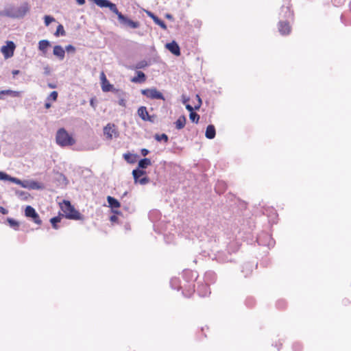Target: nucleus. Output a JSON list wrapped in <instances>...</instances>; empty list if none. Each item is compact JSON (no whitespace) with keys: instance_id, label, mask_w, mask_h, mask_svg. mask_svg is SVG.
Instances as JSON below:
<instances>
[{"instance_id":"obj_1","label":"nucleus","mask_w":351,"mask_h":351,"mask_svg":"<svg viewBox=\"0 0 351 351\" xmlns=\"http://www.w3.org/2000/svg\"><path fill=\"white\" fill-rule=\"evenodd\" d=\"M202 253L204 256L215 260L219 263L232 261L231 254L219 250V239L215 235H207L206 240L202 245Z\"/></svg>"},{"instance_id":"obj_2","label":"nucleus","mask_w":351,"mask_h":351,"mask_svg":"<svg viewBox=\"0 0 351 351\" xmlns=\"http://www.w3.org/2000/svg\"><path fill=\"white\" fill-rule=\"evenodd\" d=\"M29 11V6L27 2L23 3L20 6H10L0 12V16L12 19L23 18Z\"/></svg>"},{"instance_id":"obj_3","label":"nucleus","mask_w":351,"mask_h":351,"mask_svg":"<svg viewBox=\"0 0 351 351\" xmlns=\"http://www.w3.org/2000/svg\"><path fill=\"white\" fill-rule=\"evenodd\" d=\"M56 143L60 147H69L75 143V139L64 128L59 129L56 135Z\"/></svg>"},{"instance_id":"obj_4","label":"nucleus","mask_w":351,"mask_h":351,"mask_svg":"<svg viewBox=\"0 0 351 351\" xmlns=\"http://www.w3.org/2000/svg\"><path fill=\"white\" fill-rule=\"evenodd\" d=\"M170 285L173 289H182V294L185 297H190L195 291V285H181V280L180 278L174 277L170 280Z\"/></svg>"},{"instance_id":"obj_5","label":"nucleus","mask_w":351,"mask_h":351,"mask_svg":"<svg viewBox=\"0 0 351 351\" xmlns=\"http://www.w3.org/2000/svg\"><path fill=\"white\" fill-rule=\"evenodd\" d=\"M62 210L64 213L65 217L67 219L73 220H81L83 219V216L79 211L75 210L69 201H64V206L62 207Z\"/></svg>"},{"instance_id":"obj_6","label":"nucleus","mask_w":351,"mask_h":351,"mask_svg":"<svg viewBox=\"0 0 351 351\" xmlns=\"http://www.w3.org/2000/svg\"><path fill=\"white\" fill-rule=\"evenodd\" d=\"M115 14L117 16L119 23L123 27H130L131 29H136L140 27V23L138 21H134L130 19L125 15L122 14L119 10H117V12Z\"/></svg>"},{"instance_id":"obj_7","label":"nucleus","mask_w":351,"mask_h":351,"mask_svg":"<svg viewBox=\"0 0 351 351\" xmlns=\"http://www.w3.org/2000/svg\"><path fill=\"white\" fill-rule=\"evenodd\" d=\"M141 92L143 95L151 99L165 100L162 93L158 91L156 88L154 87L151 88L142 89Z\"/></svg>"},{"instance_id":"obj_8","label":"nucleus","mask_w":351,"mask_h":351,"mask_svg":"<svg viewBox=\"0 0 351 351\" xmlns=\"http://www.w3.org/2000/svg\"><path fill=\"white\" fill-rule=\"evenodd\" d=\"M104 134L108 140H112L113 137L117 138L119 136L116 125L112 123H108L104 128Z\"/></svg>"},{"instance_id":"obj_9","label":"nucleus","mask_w":351,"mask_h":351,"mask_svg":"<svg viewBox=\"0 0 351 351\" xmlns=\"http://www.w3.org/2000/svg\"><path fill=\"white\" fill-rule=\"evenodd\" d=\"M182 277L185 282L184 284L187 286L188 285H194L193 282L197 279V275L196 271L186 269L183 271Z\"/></svg>"},{"instance_id":"obj_10","label":"nucleus","mask_w":351,"mask_h":351,"mask_svg":"<svg viewBox=\"0 0 351 351\" xmlns=\"http://www.w3.org/2000/svg\"><path fill=\"white\" fill-rule=\"evenodd\" d=\"M25 215L27 217L32 218L34 223L39 225L41 224V220L40 219L39 215L32 206H26L25 210Z\"/></svg>"},{"instance_id":"obj_11","label":"nucleus","mask_w":351,"mask_h":351,"mask_svg":"<svg viewBox=\"0 0 351 351\" xmlns=\"http://www.w3.org/2000/svg\"><path fill=\"white\" fill-rule=\"evenodd\" d=\"M15 45L12 41H8L6 45L1 47V51L5 58H11L14 54L15 49Z\"/></svg>"},{"instance_id":"obj_12","label":"nucleus","mask_w":351,"mask_h":351,"mask_svg":"<svg viewBox=\"0 0 351 351\" xmlns=\"http://www.w3.org/2000/svg\"><path fill=\"white\" fill-rule=\"evenodd\" d=\"M94 3L100 8H108L110 11L116 14L117 12V5L109 0H93Z\"/></svg>"},{"instance_id":"obj_13","label":"nucleus","mask_w":351,"mask_h":351,"mask_svg":"<svg viewBox=\"0 0 351 351\" xmlns=\"http://www.w3.org/2000/svg\"><path fill=\"white\" fill-rule=\"evenodd\" d=\"M278 31L281 35H287L291 32V26L289 21L280 20L278 23Z\"/></svg>"},{"instance_id":"obj_14","label":"nucleus","mask_w":351,"mask_h":351,"mask_svg":"<svg viewBox=\"0 0 351 351\" xmlns=\"http://www.w3.org/2000/svg\"><path fill=\"white\" fill-rule=\"evenodd\" d=\"M138 115L143 121L154 122L153 117L150 116L145 106H141L137 110Z\"/></svg>"},{"instance_id":"obj_15","label":"nucleus","mask_w":351,"mask_h":351,"mask_svg":"<svg viewBox=\"0 0 351 351\" xmlns=\"http://www.w3.org/2000/svg\"><path fill=\"white\" fill-rule=\"evenodd\" d=\"M280 16L282 20L284 19L287 21L291 19L293 17V12L290 10L289 6L282 5L281 7Z\"/></svg>"},{"instance_id":"obj_16","label":"nucleus","mask_w":351,"mask_h":351,"mask_svg":"<svg viewBox=\"0 0 351 351\" xmlns=\"http://www.w3.org/2000/svg\"><path fill=\"white\" fill-rule=\"evenodd\" d=\"M100 80L101 81V89L104 92H109L112 88V85H111L108 80L106 79V75L104 72H101L100 74Z\"/></svg>"},{"instance_id":"obj_17","label":"nucleus","mask_w":351,"mask_h":351,"mask_svg":"<svg viewBox=\"0 0 351 351\" xmlns=\"http://www.w3.org/2000/svg\"><path fill=\"white\" fill-rule=\"evenodd\" d=\"M167 49L175 56L180 55V49L178 43L175 41L167 43L166 45Z\"/></svg>"},{"instance_id":"obj_18","label":"nucleus","mask_w":351,"mask_h":351,"mask_svg":"<svg viewBox=\"0 0 351 351\" xmlns=\"http://www.w3.org/2000/svg\"><path fill=\"white\" fill-rule=\"evenodd\" d=\"M0 180L10 181L19 185H21V184H22V180L14 177H11L8 174L3 171H0Z\"/></svg>"},{"instance_id":"obj_19","label":"nucleus","mask_w":351,"mask_h":351,"mask_svg":"<svg viewBox=\"0 0 351 351\" xmlns=\"http://www.w3.org/2000/svg\"><path fill=\"white\" fill-rule=\"evenodd\" d=\"M4 95H9L12 97H18L21 96V92L12 90H3L0 91V100H4Z\"/></svg>"},{"instance_id":"obj_20","label":"nucleus","mask_w":351,"mask_h":351,"mask_svg":"<svg viewBox=\"0 0 351 351\" xmlns=\"http://www.w3.org/2000/svg\"><path fill=\"white\" fill-rule=\"evenodd\" d=\"M53 53L60 60H62L65 56V50L60 45H56L53 47Z\"/></svg>"},{"instance_id":"obj_21","label":"nucleus","mask_w":351,"mask_h":351,"mask_svg":"<svg viewBox=\"0 0 351 351\" xmlns=\"http://www.w3.org/2000/svg\"><path fill=\"white\" fill-rule=\"evenodd\" d=\"M197 293L201 297H205L210 293V291L207 284H202L198 286Z\"/></svg>"},{"instance_id":"obj_22","label":"nucleus","mask_w":351,"mask_h":351,"mask_svg":"<svg viewBox=\"0 0 351 351\" xmlns=\"http://www.w3.org/2000/svg\"><path fill=\"white\" fill-rule=\"evenodd\" d=\"M147 15L153 19L154 23L159 25L162 29H167V25L165 22L160 20L157 16L151 12H147Z\"/></svg>"},{"instance_id":"obj_23","label":"nucleus","mask_w":351,"mask_h":351,"mask_svg":"<svg viewBox=\"0 0 351 351\" xmlns=\"http://www.w3.org/2000/svg\"><path fill=\"white\" fill-rule=\"evenodd\" d=\"M50 46V42L47 40H41L38 43V49L43 53V55L46 54L47 49Z\"/></svg>"},{"instance_id":"obj_24","label":"nucleus","mask_w":351,"mask_h":351,"mask_svg":"<svg viewBox=\"0 0 351 351\" xmlns=\"http://www.w3.org/2000/svg\"><path fill=\"white\" fill-rule=\"evenodd\" d=\"M216 131L213 125H208L206 128L205 136L208 139H213L215 137Z\"/></svg>"},{"instance_id":"obj_25","label":"nucleus","mask_w":351,"mask_h":351,"mask_svg":"<svg viewBox=\"0 0 351 351\" xmlns=\"http://www.w3.org/2000/svg\"><path fill=\"white\" fill-rule=\"evenodd\" d=\"M146 80L145 73L142 71H136V76H134L131 81L134 83H142Z\"/></svg>"},{"instance_id":"obj_26","label":"nucleus","mask_w":351,"mask_h":351,"mask_svg":"<svg viewBox=\"0 0 351 351\" xmlns=\"http://www.w3.org/2000/svg\"><path fill=\"white\" fill-rule=\"evenodd\" d=\"M151 160L147 158H145L143 159H141L138 162V169L144 170L146 169L148 166L151 165Z\"/></svg>"},{"instance_id":"obj_27","label":"nucleus","mask_w":351,"mask_h":351,"mask_svg":"<svg viewBox=\"0 0 351 351\" xmlns=\"http://www.w3.org/2000/svg\"><path fill=\"white\" fill-rule=\"evenodd\" d=\"M107 202H108V203L109 204V206L110 208H112V209L113 208H118L120 207L119 202L117 199L113 197L108 196Z\"/></svg>"},{"instance_id":"obj_28","label":"nucleus","mask_w":351,"mask_h":351,"mask_svg":"<svg viewBox=\"0 0 351 351\" xmlns=\"http://www.w3.org/2000/svg\"><path fill=\"white\" fill-rule=\"evenodd\" d=\"M186 117L184 115L180 116L177 119V121L175 122L176 129H178V130L182 129L186 124Z\"/></svg>"},{"instance_id":"obj_29","label":"nucleus","mask_w":351,"mask_h":351,"mask_svg":"<svg viewBox=\"0 0 351 351\" xmlns=\"http://www.w3.org/2000/svg\"><path fill=\"white\" fill-rule=\"evenodd\" d=\"M146 173V171L145 170H141L138 168L134 169L132 171V175L134 180V182L137 181V180L141 178L143 176H144Z\"/></svg>"},{"instance_id":"obj_30","label":"nucleus","mask_w":351,"mask_h":351,"mask_svg":"<svg viewBox=\"0 0 351 351\" xmlns=\"http://www.w3.org/2000/svg\"><path fill=\"white\" fill-rule=\"evenodd\" d=\"M266 237L269 239V241L268 243H265L263 242L262 241V237L261 236H258L257 237V241L258 243L260 244V245H267L269 247H273L274 245V240L271 238V237L269 235H265Z\"/></svg>"},{"instance_id":"obj_31","label":"nucleus","mask_w":351,"mask_h":351,"mask_svg":"<svg viewBox=\"0 0 351 351\" xmlns=\"http://www.w3.org/2000/svg\"><path fill=\"white\" fill-rule=\"evenodd\" d=\"M196 98L198 100V104H197V105L195 106V107H193L190 104L186 105V108L188 111L190 112V113L193 112L194 110H199V108H200V106L202 105V100H201L199 96L197 95Z\"/></svg>"},{"instance_id":"obj_32","label":"nucleus","mask_w":351,"mask_h":351,"mask_svg":"<svg viewBox=\"0 0 351 351\" xmlns=\"http://www.w3.org/2000/svg\"><path fill=\"white\" fill-rule=\"evenodd\" d=\"M16 195L22 200H27L30 196L27 192L23 191H16Z\"/></svg>"},{"instance_id":"obj_33","label":"nucleus","mask_w":351,"mask_h":351,"mask_svg":"<svg viewBox=\"0 0 351 351\" xmlns=\"http://www.w3.org/2000/svg\"><path fill=\"white\" fill-rule=\"evenodd\" d=\"M215 274L213 271H208L205 274V280L206 282H211L215 281Z\"/></svg>"},{"instance_id":"obj_34","label":"nucleus","mask_w":351,"mask_h":351,"mask_svg":"<svg viewBox=\"0 0 351 351\" xmlns=\"http://www.w3.org/2000/svg\"><path fill=\"white\" fill-rule=\"evenodd\" d=\"M62 217L60 216H56L50 219V222L52 225V227L54 229H58V226H57V223L60 222Z\"/></svg>"},{"instance_id":"obj_35","label":"nucleus","mask_w":351,"mask_h":351,"mask_svg":"<svg viewBox=\"0 0 351 351\" xmlns=\"http://www.w3.org/2000/svg\"><path fill=\"white\" fill-rule=\"evenodd\" d=\"M7 221L11 228H14V230L19 229V223L17 221L12 218H8Z\"/></svg>"},{"instance_id":"obj_36","label":"nucleus","mask_w":351,"mask_h":351,"mask_svg":"<svg viewBox=\"0 0 351 351\" xmlns=\"http://www.w3.org/2000/svg\"><path fill=\"white\" fill-rule=\"evenodd\" d=\"M65 31L64 29V27L62 25L60 24L58 27H57V29H56V32L54 33V35L56 36H65Z\"/></svg>"},{"instance_id":"obj_37","label":"nucleus","mask_w":351,"mask_h":351,"mask_svg":"<svg viewBox=\"0 0 351 351\" xmlns=\"http://www.w3.org/2000/svg\"><path fill=\"white\" fill-rule=\"evenodd\" d=\"M154 138L157 141H164L165 143H167L168 141V139H169L167 135L165 134H156L155 136H154Z\"/></svg>"},{"instance_id":"obj_38","label":"nucleus","mask_w":351,"mask_h":351,"mask_svg":"<svg viewBox=\"0 0 351 351\" xmlns=\"http://www.w3.org/2000/svg\"><path fill=\"white\" fill-rule=\"evenodd\" d=\"M226 184L223 181H219L215 186L217 193H222Z\"/></svg>"},{"instance_id":"obj_39","label":"nucleus","mask_w":351,"mask_h":351,"mask_svg":"<svg viewBox=\"0 0 351 351\" xmlns=\"http://www.w3.org/2000/svg\"><path fill=\"white\" fill-rule=\"evenodd\" d=\"M189 118L192 122L197 123L199 119V115L195 112L189 114Z\"/></svg>"},{"instance_id":"obj_40","label":"nucleus","mask_w":351,"mask_h":351,"mask_svg":"<svg viewBox=\"0 0 351 351\" xmlns=\"http://www.w3.org/2000/svg\"><path fill=\"white\" fill-rule=\"evenodd\" d=\"M58 180L62 185H66L68 183L66 178L62 173H58Z\"/></svg>"},{"instance_id":"obj_41","label":"nucleus","mask_w":351,"mask_h":351,"mask_svg":"<svg viewBox=\"0 0 351 351\" xmlns=\"http://www.w3.org/2000/svg\"><path fill=\"white\" fill-rule=\"evenodd\" d=\"M148 65L147 62L146 60H141L136 63L134 68L136 69H141L146 67Z\"/></svg>"},{"instance_id":"obj_42","label":"nucleus","mask_w":351,"mask_h":351,"mask_svg":"<svg viewBox=\"0 0 351 351\" xmlns=\"http://www.w3.org/2000/svg\"><path fill=\"white\" fill-rule=\"evenodd\" d=\"M123 158L129 163H134L135 162L134 157L131 154H125Z\"/></svg>"},{"instance_id":"obj_43","label":"nucleus","mask_w":351,"mask_h":351,"mask_svg":"<svg viewBox=\"0 0 351 351\" xmlns=\"http://www.w3.org/2000/svg\"><path fill=\"white\" fill-rule=\"evenodd\" d=\"M149 178L147 177V176H144V177L137 180V181H136L134 182L135 183H139L141 185H145L147 183H149Z\"/></svg>"},{"instance_id":"obj_44","label":"nucleus","mask_w":351,"mask_h":351,"mask_svg":"<svg viewBox=\"0 0 351 351\" xmlns=\"http://www.w3.org/2000/svg\"><path fill=\"white\" fill-rule=\"evenodd\" d=\"M29 186L30 189H41L40 184L38 182H36V181H31V182H29Z\"/></svg>"},{"instance_id":"obj_45","label":"nucleus","mask_w":351,"mask_h":351,"mask_svg":"<svg viewBox=\"0 0 351 351\" xmlns=\"http://www.w3.org/2000/svg\"><path fill=\"white\" fill-rule=\"evenodd\" d=\"M45 19V24L46 26L49 25V24L53 21H55V19L53 16L46 15L44 17Z\"/></svg>"},{"instance_id":"obj_46","label":"nucleus","mask_w":351,"mask_h":351,"mask_svg":"<svg viewBox=\"0 0 351 351\" xmlns=\"http://www.w3.org/2000/svg\"><path fill=\"white\" fill-rule=\"evenodd\" d=\"M58 98V92L57 91H53L50 93L49 97H47L48 100H52L56 101Z\"/></svg>"},{"instance_id":"obj_47","label":"nucleus","mask_w":351,"mask_h":351,"mask_svg":"<svg viewBox=\"0 0 351 351\" xmlns=\"http://www.w3.org/2000/svg\"><path fill=\"white\" fill-rule=\"evenodd\" d=\"M65 51H66L68 53H75V47L71 45H69L66 46Z\"/></svg>"},{"instance_id":"obj_48","label":"nucleus","mask_w":351,"mask_h":351,"mask_svg":"<svg viewBox=\"0 0 351 351\" xmlns=\"http://www.w3.org/2000/svg\"><path fill=\"white\" fill-rule=\"evenodd\" d=\"M334 5H336V6H339L340 5H341L344 1L345 0H332Z\"/></svg>"},{"instance_id":"obj_49","label":"nucleus","mask_w":351,"mask_h":351,"mask_svg":"<svg viewBox=\"0 0 351 351\" xmlns=\"http://www.w3.org/2000/svg\"><path fill=\"white\" fill-rule=\"evenodd\" d=\"M29 181H22V184H21V186L23 188L29 189Z\"/></svg>"},{"instance_id":"obj_50","label":"nucleus","mask_w":351,"mask_h":351,"mask_svg":"<svg viewBox=\"0 0 351 351\" xmlns=\"http://www.w3.org/2000/svg\"><path fill=\"white\" fill-rule=\"evenodd\" d=\"M149 153V151L145 148H143L141 150V154L143 156H146Z\"/></svg>"},{"instance_id":"obj_51","label":"nucleus","mask_w":351,"mask_h":351,"mask_svg":"<svg viewBox=\"0 0 351 351\" xmlns=\"http://www.w3.org/2000/svg\"><path fill=\"white\" fill-rule=\"evenodd\" d=\"M0 213L3 215H6L8 213V210L4 207L0 206Z\"/></svg>"},{"instance_id":"obj_52","label":"nucleus","mask_w":351,"mask_h":351,"mask_svg":"<svg viewBox=\"0 0 351 351\" xmlns=\"http://www.w3.org/2000/svg\"><path fill=\"white\" fill-rule=\"evenodd\" d=\"M110 221H112V222H115V221H117L118 217H117V216H116V215H112V216L110 217Z\"/></svg>"},{"instance_id":"obj_53","label":"nucleus","mask_w":351,"mask_h":351,"mask_svg":"<svg viewBox=\"0 0 351 351\" xmlns=\"http://www.w3.org/2000/svg\"><path fill=\"white\" fill-rule=\"evenodd\" d=\"M119 104L120 106H125V100H124V99H120V100L119 101Z\"/></svg>"},{"instance_id":"obj_54","label":"nucleus","mask_w":351,"mask_h":351,"mask_svg":"<svg viewBox=\"0 0 351 351\" xmlns=\"http://www.w3.org/2000/svg\"><path fill=\"white\" fill-rule=\"evenodd\" d=\"M76 1L79 5H83L85 3V0H76Z\"/></svg>"},{"instance_id":"obj_55","label":"nucleus","mask_w":351,"mask_h":351,"mask_svg":"<svg viewBox=\"0 0 351 351\" xmlns=\"http://www.w3.org/2000/svg\"><path fill=\"white\" fill-rule=\"evenodd\" d=\"M165 17H166L167 19H170V20L173 19V16H172L171 14H167L165 15Z\"/></svg>"},{"instance_id":"obj_56","label":"nucleus","mask_w":351,"mask_h":351,"mask_svg":"<svg viewBox=\"0 0 351 351\" xmlns=\"http://www.w3.org/2000/svg\"><path fill=\"white\" fill-rule=\"evenodd\" d=\"M48 86L51 88H55L56 87V86L55 84H51V83L48 84Z\"/></svg>"},{"instance_id":"obj_57","label":"nucleus","mask_w":351,"mask_h":351,"mask_svg":"<svg viewBox=\"0 0 351 351\" xmlns=\"http://www.w3.org/2000/svg\"><path fill=\"white\" fill-rule=\"evenodd\" d=\"M45 106L46 108H49L51 107V104L49 103V102H47L45 104Z\"/></svg>"},{"instance_id":"obj_58","label":"nucleus","mask_w":351,"mask_h":351,"mask_svg":"<svg viewBox=\"0 0 351 351\" xmlns=\"http://www.w3.org/2000/svg\"><path fill=\"white\" fill-rule=\"evenodd\" d=\"M245 266H246V267H248V266H249L250 268H252V266H251V265H250L249 264H247ZM251 271H252V269H250V271H249L248 273H246V274H245V276H247V274H250Z\"/></svg>"},{"instance_id":"obj_59","label":"nucleus","mask_w":351,"mask_h":351,"mask_svg":"<svg viewBox=\"0 0 351 351\" xmlns=\"http://www.w3.org/2000/svg\"><path fill=\"white\" fill-rule=\"evenodd\" d=\"M188 101H189V98H186V99H185V98H184V99H183V103H184V104H186Z\"/></svg>"},{"instance_id":"obj_60","label":"nucleus","mask_w":351,"mask_h":351,"mask_svg":"<svg viewBox=\"0 0 351 351\" xmlns=\"http://www.w3.org/2000/svg\"><path fill=\"white\" fill-rule=\"evenodd\" d=\"M19 73V71H13V74H16V73Z\"/></svg>"},{"instance_id":"obj_61","label":"nucleus","mask_w":351,"mask_h":351,"mask_svg":"<svg viewBox=\"0 0 351 351\" xmlns=\"http://www.w3.org/2000/svg\"><path fill=\"white\" fill-rule=\"evenodd\" d=\"M90 105L93 106V99L90 100Z\"/></svg>"},{"instance_id":"obj_62","label":"nucleus","mask_w":351,"mask_h":351,"mask_svg":"<svg viewBox=\"0 0 351 351\" xmlns=\"http://www.w3.org/2000/svg\"><path fill=\"white\" fill-rule=\"evenodd\" d=\"M113 212H114V213H116V214H118V213H119L117 211H115V210H114Z\"/></svg>"}]
</instances>
